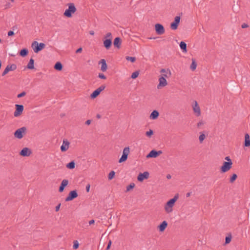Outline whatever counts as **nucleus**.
<instances>
[{"instance_id": "obj_40", "label": "nucleus", "mask_w": 250, "mask_h": 250, "mask_svg": "<svg viewBox=\"0 0 250 250\" xmlns=\"http://www.w3.org/2000/svg\"><path fill=\"white\" fill-rule=\"evenodd\" d=\"M161 73H168L169 76H171V72L169 69H167L166 70L165 69H162L160 71Z\"/></svg>"}, {"instance_id": "obj_25", "label": "nucleus", "mask_w": 250, "mask_h": 250, "mask_svg": "<svg viewBox=\"0 0 250 250\" xmlns=\"http://www.w3.org/2000/svg\"><path fill=\"white\" fill-rule=\"evenodd\" d=\"M62 65L60 62H57L54 66V69L58 71H61L62 69Z\"/></svg>"}, {"instance_id": "obj_46", "label": "nucleus", "mask_w": 250, "mask_h": 250, "mask_svg": "<svg viewBox=\"0 0 250 250\" xmlns=\"http://www.w3.org/2000/svg\"><path fill=\"white\" fill-rule=\"evenodd\" d=\"M111 244H112V241H111V240H110L108 242V243L106 248L105 249L106 250H109L110 249V248L111 247Z\"/></svg>"}, {"instance_id": "obj_48", "label": "nucleus", "mask_w": 250, "mask_h": 250, "mask_svg": "<svg viewBox=\"0 0 250 250\" xmlns=\"http://www.w3.org/2000/svg\"><path fill=\"white\" fill-rule=\"evenodd\" d=\"M249 27V25L247 23H243L242 25H241V27L242 28H247V27Z\"/></svg>"}, {"instance_id": "obj_7", "label": "nucleus", "mask_w": 250, "mask_h": 250, "mask_svg": "<svg viewBox=\"0 0 250 250\" xmlns=\"http://www.w3.org/2000/svg\"><path fill=\"white\" fill-rule=\"evenodd\" d=\"M78 196V194L76 190H72L68 193V196L65 199V201L68 202L72 201L77 198Z\"/></svg>"}, {"instance_id": "obj_10", "label": "nucleus", "mask_w": 250, "mask_h": 250, "mask_svg": "<svg viewBox=\"0 0 250 250\" xmlns=\"http://www.w3.org/2000/svg\"><path fill=\"white\" fill-rule=\"evenodd\" d=\"M167 84L166 78L163 76H161L159 78V84L157 85V88L160 89Z\"/></svg>"}, {"instance_id": "obj_44", "label": "nucleus", "mask_w": 250, "mask_h": 250, "mask_svg": "<svg viewBox=\"0 0 250 250\" xmlns=\"http://www.w3.org/2000/svg\"><path fill=\"white\" fill-rule=\"evenodd\" d=\"M105 39H111L112 40V37L111 32H108L107 34L105 36Z\"/></svg>"}, {"instance_id": "obj_18", "label": "nucleus", "mask_w": 250, "mask_h": 250, "mask_svg": "<svg viewBox=\"0 0 250 250\" xmlns=\"http://www.w3.org/2000/svg\"><path fill=\"white\" fill-rule=\"evenodd\" d=\"M167 226V223L166 221H163L158 226V229L160 232H163Z\"/></svg>"}, {"instance_id": "obj_27", "label": "nucleus", "mask_w": 250, "mask_h": 250, "mask_svg": "<svg viewBox=\"0 0 250 250\" xmlns=\"http://www.w3.org/2000/svg\"><path fill=\"white\" fill-rule=\"evenodd\" d=\"M34 60L33 59L31 58L29 62L27 65V68L29 69H33L34 68Z\"/></svg>"}, {"instance_id": "obj_63", "label": "nucleus", "mask_w": 250, "mask_h": 250, "mask_svg": "<svg viewBox=\"0 0 250 250\" xmlns=\"http://www.w3.org/2000/svg\"><path fill=\"white\" fill-rule=\"evenodd\" d=\"M96 117L98 118V119H100L101 118V115H99V114H97V116H96Z\"/></svg>"}, {"instance_id": "obj_3", "label": "nucleus", "mask_w": 250, "mask_h": 250, "mask_svg": "<svg viewBox=\"0 0 250 250\" xmlns=\"http://www.w3.org/2000/svg\"><path fill=\"white\" fill-rule=\"evenodd\" d=\"M34 52L37 53L45 48V44L43 43H38L37 41H34L31 45Z\"/></svg>"}, {"instance_id": "obj_53", "label": "nucleus", "mask_w": 250, "mask_h": 250, "mask_svg": "<svg viewBox=\"0 0 250 250\" xmlns=\"http://www.w3.org/2000/svg\"><path fill=\"white\" fill-rule=\"evenodd\" d=\"M90 187V184H87L86 186V190L87 192L89 191Z\"/></svg>"}, {"instance_id": "obj_43", "label": "nucleus", "mask_w": 250, "mask_h": 250, "mask_svg": "<svg viewBox=\"0 0 250 250\" xmlns=\"http://www.w3.org/2000/svg\"><path fill=\"white\" fill-rule=\"evenodd\" d=\"M98 77L101 79L105 80L106 79V76L103 73H99Z\"/></svg>"}, {"instance_id": "obj_26", "label": "nucleus", "mask_w": 250, "mask_h": 250, "mask_svg": "<svg viewBox=\"0 0 250 250\" xmlns=\"http://www.w3.org/2000/svg\"><path fill=\"white\" fill-rule=\"evenodd\" d=\"M180 47L181 49H182L183 52L184 53H187V44L184 42H181L180 43Z\"/></svg>"}, {"instance_id": "obj_34", "label": "nucleus", "mask_w": 250, "mask_h": 250, "mask_svg": "<svg viewBox=\"0 0 250 250\" xmlns=\"http://www.w3.org/2000/svg\"><path fill=\"white\" fill-rule=\"evenodd\" d=\"M135 187V184L133 183H130L127 187L126 191H129L131 189H133Z\"/></svg>"}, {"instance_id": "obj_6", "label": "nucleus", "mask_w": 250, "mask_h": 250, "mask_svg": "<svg viewBox=\"0 0 250 250\" xmlns=\"http://www.w3.org/2000/svg\"><path fill=\"white\" fill-rule=\"evenodd\" d=\"M232 165V162H224L220 168L221 172L225 173L229 171L231 168Z\"/></svg>"}, {"instance_id": "obj_42", "label": "nucleus", "mask_w": 250, "mask_h": 250, "mask_svg": "<svg viewBox=\"0 0 250 250\" xmlns=\"http://www.w3.org/2000/svg\"><path fill=\"white\" fill-rule=\"evenodd\" d=\"M231 236L230 235L229 236H227L225 238V243L226 244L229 243L231 241Z\"/></svg>"}, {"instance_id": "obj_19", "label": "nucleus", "mask_w": 250, "mask_h": 250, "mask_svg": "<svg viewBox=\"0 0 250 250\" xmlns=\"http://www.w3.org/2000/svg\"><path fill=\"white\" fill-rule=\"evenodd\" d=\"M112 45V40L111 39H105L104 41V45L106 49H109Z\"/></svg>"}, {"instance_id": "obj_62", "label": "nucleus", "mask_w": 250, "mask_h": 250, "mask_svg": "<svg viewBox=\"0 0 250 250\" xmlns=\"http://www.w3.org/2000/svg\"><path fill=\"white\" fill-rule=\"evenodd\" d=\"M158 35H162L164 32H156Z\"/></svg>"}, {"instance_id": "obj_38", "label": "nucleus", "mask_w": 250, "mask_h": 250, "mask_svg": "<svg viewBox=\"0 0 250 250\" xmlns=\"http://www.w3.org/2000/svg\"><path fill=\"white\" fill-rule=\"evenodd\" d=\"M205 137H206V136L204 133H201V134L199 136V141H200V143H202L203 142V141L205 139Z\"/></svg>"}, {"instance_id": "obj_12", "label": "nucleus", "mask_w": 250, "mask_h": 250, "mask_svg": "<svg viewBox=\"0 0 250 250\" xmlns=\"http://www.w3.org/2000/svg\"><path fill=\"white\" fill-rule=\"evenodd\" d=\"M149 172L147 171H145L143 173H140L138 175L137 180L139 182H142L144 179H147L149 177Z\"/></svg>"}, {"instance_id": "obj_61", "label": "nucleus", "mask_w": 250, "mask_h": 250, "mask_svg": "<svg viewBox=\"0 0 250 250\" xmlns=\"http://www.w3.org/2000/svg\"><path fill=\"white\" fill-rule=\"evenodd\" d=\"M171 178V176L168 174L167 175V178L168 179H170Z\"/></svg>"}, {"instance_id": "obj_60", "label": "nucleus", "mask_w": 250, "mask_h": 250, "mask_svg": "<svg viewBox=\"0 0 250 250\" xmlns=\"http://www.w3.org/2000/svg\"><path fill=\"white\" fill-rule=\"evenodd\" d=\"M191 192H188V193L186 194V197H189V196H190V195H191Z\"/></svg>"}, {"instance_id": "obj_14", "label": "nucleus", "mask_w": 250, "mask_h": 250, "mask_svg": "<svg viewBox=\"0 0 250 250\" xmlns=\"http://www.w3.org/2000/svg\"><path fill=\"white\" fill-rule=\"evenodd\" d=\"M70 143L66 139L63 140L62 144L61 146V150L62 152H65L69 148Z\"/></svg>"}, {"instance_id": "obj_37", "label": "nucleus", "mask_w": 250, "mask_h": 250, "mask_svg": "<svg viewBox=\"0 0 250 250\" xmlns=\"http://www.w3.org/2000/svg\"><path fill=\"white\" fill-rule=\"evenodd\" d=\"M153 133H154L152 129H149V131H146V136L148 137L149 138H150L152 136V135L153 134Z\"/></svg>"}, {"instance_id": "obj_29", "label": "nucleus", "mask_w": 250, "mask_h": 250, "mask_svg": "<svg viewBox=\"0 0 250 250\" xmlns=\"http://www.w3.org/2000/svg\"><path fill=\"white\" fill-rule=\"evenodd\" d=\"M197 67V63L194 59H192V63L190 65V68L192 71H194L196 69Z\"/></svg>"}, {"instance_id": "obj_64", "label": "nucleus", "mask_w": 250, "mask_h": 250, "mask_svg": "<svg viewBox=\"0 0 250 250\" xmlns=\"http://www.w3.org/2000/svg\"><path fill=\"white\" fill-rule=\"evenodd\" d=\"M17 29V26H14V27H13V30H16V29Z\"/></svg>"}, {"instance_id": "obj_36", "label": "nucleus", "mask_w": 250, "mask_h": 250, "mask_svg": "<svg viewBox=\"0 0 250 250\" xmlns=\"http://www.w3.org/2000/svg\"><path fill=\"white\" fill-rule=\"evenodd\" d=\"M115 175V172L114 171H110L108 175V179L109 180L112 179L114 177Z\"/></svg>"}, {"instance_id": "obj_5", "label": "nucleus", "mask_w": 250, "mask_h": 250, "mask_svg": "<svg viewBox=\"0 0 250 250\" xmlns=\"http://www.w3.org/2000/svg\"><path fill=\"white\" fill-rule=\"evenodd\" d=\"M130 152L129 146L125 147L123 151V154L119 160V163H121L126 161L128 158V155Z\"/></svg>"}, {"instance_id": "obj_54", "label": "nucleus", "mask_w": 250, "mask_h": 250, "mask_svg": "<svg viewBox=\"0 0 250 250\" xmlns=\"http://www.w3.org/2000/svg\"><path fill=\"white\" fill-rule=\"evenodd\" d=\"M94 223H95V221H94V220H93V219H92V220H90V221H89V224L90 225H92V224H94Z\"/></svg>"}, {"instance_id": "obj_1", "label": "nucleus", "mask_w": 250, "mask_h": 250, "mask_svg": "<svg viewBox=\"0 0 250 250\" xmlns=\"http://www.w3.org/2000/svg\"><path fill=\"white\" fill-rule=\"evenodd\" d=\"M179 195L178 194H176L174 197L168 201L165 206V210L167 213L172 211V208L174 205L175 202L177 200Z\"/></svg>"}, {"instance_id": "obj_17", "label": "nucleus", "mask_w": 250, "mask_h": 250, "mask_svg": "<svg viewBox=\"0 0 250 250\" xmlns=\"http://www.w3.org/2000/svg\"><path fill=\"white\" fill-rule=\"evenodd\" d=\"M99 64H101V70L103 72H105L106 71L107 69V65L106 63V61L104 59H102L101 61L99 62Z\"/></svg>"}, {"instance_id": "obj_56", "label": "nucleus", "mask_w": 250, "mask_h": 250, "mask_svg": "<svg viewBox=\"0 0 250 250\" xmlns=\"http://www.w3.org/2000/svg\"><path fill=\"white\" fill-rule=\"evenodd\" d=\"M11 6L10 3L8 2L5 5V8H9Z\"/></svg>"}, {"instance_id": "obj_8", "label": "nucleus", "mask_w": 250, "mask_h": 250, "mask_svg": "<svg viewBox=\"0 0 250 250\" xmlns=\"http://www.w3.org/2000/svg\"><path fill=\"white\" fill-rule=\"evenodd\" d=\"M16 110L14 112V115L15 117L20 116L24 109L23 105L21 104H16Z\"/></svg>"}, {"instance_id": "obj_52", "label": "nucleus", "mask_w": 250, "mask_h": 250, "mask_svg": "<svg viewBox=\"0 0 250 250\" xmlns=\"http://www.w3.org/2000/svg\"><path fill=\"white\" fill-rule=\"evenodd\" d=\"M160 38L159 37H149L148 38V39H150V40H156V39H159Z\"/></svg>"}, {"instance_id": "obj_11", "label": "nucleus", "mask_w": 250, "mask_h": 250, "mask_svg": "<svg viewBox=\"0 0 250 250\" xmlns=\"http://www.w3.org/2000/svg\"><path fill=\"white\" fill-rule=\"evenodd\" d=\"M17 68V66L15 64H12L8 65L3 72L2 73V76H3L5 75L9 71H14L16 70Z\"/></svg>"}, {"instance_id": "obj_32", "label": "nucleus", "mask_w": 250, "mask_h": 250, "mask_svg": "<svg viewBox=\"0 0 250 250\" xmlns=\"http://www.w3.org/2000/svg\"><path fill=\"white\" fill-rule=\"evenodd\" d=\"M125 59L128 61H130L131 62H134L136 60L134 57L126 56Z\"/></svg>"}, {"instance_id": "obj_22", "label": "nucleus", "mask_w": 250, "mask_h": 250, "mask_svg": "<svg viewBox=\"0 0 250 250\" xmlns=\"http://www.w3.org/2000/svg\"><path fill=\"white\" fill-rule=\"evenodd\" d=\"M244 146L246 147L250 146V138L249 134L246 133L245 135Z\"/></svg>"}, {"instance_id": "obj_28", "label": "nucleus", "mask_w": 250, "mask_h": 250, "mask_svg": "<svg viewBox=\"0 0 250 250\" xmlns=\"http://www.w3.org/2000/svg\"><path fill=\"white\" fill-rule=\"evenodd\" d=\"M20 55L22 57H24L28 55V50L26 48H23L20 52Z\"/></svg>"}, {"instance_id": "obj_23", "label": "nucleus", "mask_w": 250, "mask_h": 250, "mask_svg": "<svg viewBox=\"0 0 250 250\" xmlns=\"http://www.w3.org/2000/svg\"><path fill=\"white\" fill-rule=\"evenodd\" d=\"M159 115V112L156 110H154L150 114V118L152 120H155L158 118Z\"/></svg>"}, {"instance_id": "obj_21", "label": "nucleus", "mask_w": 250, "mask_h": 250, "mask_svg": "<svg viewBox=\"0 0 250 250\" xmlns=\"http://www.w3.org/2000/svg\"><path fill=\"white\" fill-rule=\"evenodd\" d=\"M158 157L157 151L155 149H153L147 155L146 158H156Z\"/></svg>"}, {"instance_id": "obj_45", "label": "nucleus", "mask_w": 250, "mask_h": 250, "mask_svg": "<svg viewBox=\"0 0 250 250\" xmlns=\"http://www.w3.org/2000/svg\"><path fill=\"white\" fill-rule=\"evenodd\" d=\"M26 95V92L24 91L22 92L21 93L19 94L17 96V97L20 98Z\"/></svg>"}, {"instance_id": "obj_39", "label": "nucleus", "mask_w": 250, "mask_h": 250, "mask_svg": "<svg viewBox=\"0 0 250 250\" xmlns=\"http://www.w3.org/2000/svg\"><path fill=\"white\" fill-rule=\"evenodd\" d=\"M79 244L77 240H75L73 242V248L74 249L76 250L79 248Z\"/></svg>"}, {"instance_id": "obj_55", "label": "nucleus", "mask_w": 250, "mask_h": 250, "mask_svg": "<svg viewBox=\"0 0 250 250\" xmlns=\"http://www.w3.org/2000/svg\"><path fill=\"white\" fill-rule=\"evenodd\" d=\"M15 35V32H8V36H12Z\"/></svg>"}, {"instance_id": "obj_31", "label": "nucleus", "mask_w": 250, "mask_h": 250, "mask_svg": "<svg viewBox=\"0 0 250 250\" xmlns=\"http://www.w3.org/2000/svg\"><path fill=\"white\" fill-rule=\"evenodd\" d=\"M100 94V93L96 89L95 90H94L90 95V97L91 99H95L96 98L99 94Z\"/></svg>"}, {"instance_id": "obj_57", "label": "nucleus", "mask_w": 250, "mask_h": 250, "mask_svg": "<svg viewBox=\"0 0 250 250\" xmlns=\"http://www.w3.org/2000/svg\"><path fill=\"white\" fill-rule=\"evenodd\" d=\"M91 121L90 120H88L85 122V124L87 125H89L91 124Z\"/></svg>"}, {"instance_id": "obj_2", "label": "nucleus", "mask_w": 250, "mask_h": 250, "mask_svg": "<svg viewBox=\"0 0 250 250\" xmlns=\"http://www.w3.org/2000/svg\"><path fill=\"white\" fill-rule=\"evenodd\" d=\"M67 5L68 8L65 10L63 15L67 18H71L72 17V14L76 11L77 9L73 3H69Z\"/></svg>"}, {"instance_id": "obj_24", "label": "nucleus", "mask_w": 250, "mask_h": 250, "mask_svg": "<svg viewBox=\"0 0 250 250\" xmlns=\"http://www.w3.org/2000/svg\"><path fill=\"white\" fill-rule=\"evenodd\" d=\"M155 31H165L163 25L160 23H157L155 25Z\"/></svg>"}, {"instance_id": "obj_9", "label": "nucleus", "mask_w": 250, "mask_h": 250, "mask_svg": "<svg viewBox=\"0 0 250 250\" xmlns=\"http://www.w3.org/2000/svg\"><path fill=\"white\" fill-rule=\"evenodd\" d=\"M180 17L179 16L175 17L174 21L170 24L171 29L173 30H176L180 23Z\"/></svg>"}, {"instance_id": "obj_15", "label": "nucleus", "mask_w": 250, "mask_h": 250, "mask_svg": "<svg viewBox=\"0 0 250 250\" xmlns=\"http://www.w3.org/2000/svg\"><path fill=\"white\" fill-rule=\"evenodd\" d=\"M193 110L197 117L201 115L200 108L196 101H194V105L193 106Z\"/></svg>"}, {"instance_id": "obj_16", "label": "nucleus", "mask_w": 250, "mask_h": 250, "mask_svg": "<svg viewBox=\"0 0 250 250\" xmlns=\"http://www.w3.org/2000/svg\"><path fill=\"white\" fill-rule=\"evenodd\" d=\"M68 184V180L66 179H63L61 184V185L59 187V191L60 192H62L64 191L65 188Z\"/></svg>"}, {"instance_id": "obj_13", "label": "nucleus", "mask_w": 250, "mask_h": 250, "mask_svg": "<svg viewBox=\"0 0 250 250\" xmlns=\"http://www.w3.org/2000/svg\"><path fill=\"white\" fill-rule=\"evenodd\" d=\"M32 153L31 150L28 147H24L20 152V155L23 157L29 156Z\"/></svg>"}, {"instance_id": "obj_51", "label": "nucleus", "mask_w": 250, "mask_h": 250, "mask_svg": "<svg viewBox=\"0 0 250 250\" xmlns=\"http://www.w3.org/2000/svg\"><path fill=\"white\" fill-rule=\"evenodd\" d=\"M225 160L227 161V162H232L231 160L230 159L229 156L226 157Z\"/></svg>"}, {"instance_id": "obj_58", "label": "nucleus", "mask_w": 250, "mask_h": 250, "mask_svg": "<svg viewBox=\"0 0 250 250\" xmlns=\"http://www.w3.org/2000/svg\"><path fill=\"white\" fill-rule=\"evenodd\" d=\"M162 153H163V152L162 150L157 151V153L158 156H159L160 155L162 154Z\"/></svg>"}, {"instance_id": "obj_47", "label": "nucleus", "mask_w": 250, "mask_h": 250, "mask_svg": "<svg viewBox=\"0 0 250 250\" xmlns=\"http://www.w3.org/2000/svg\"><path fill=\"white\" fill-rule=\"evenodd\" d=\"M61 203L59 204L55 208V211L56 212L58 211L60 209V207H61Z\"/></svg>"}, {"instance_id": "obj_30", "label": "nucleus", "mask_w": 250, "mask_h": 250, "mask_svg": "<svg viewBox=\"0 0 250 250\" xmlns=\"http://www.w3.org/2000/svg\"><path fill=\"white\" fill-rule=\"evenodd\" d=\"M66 166L67 168L70 169H74L75 167V162L74 161H72L70 163H68Z\"/></svg>"}, {"instance_id": "obj_41", "label": "nucleus", "mask_w": 250, "mask_h": 250, "mask_svg": "<svg viewBox=\"0 0 250 250\" xmlns=\"http://www.w3.org/2000/svg\"><path fill=\"white\" fill-rule=\"evenodd\" d=\"M105 88V86L104 85H102L97 89H96L100 93H101L103 90H104Z\"/></svg>"}, {"instance_id": "obj_33", "label": "nucleus", "mask_w": 250, "mask_h": 250, "mask_svg": "<svg viewBox=\"0 0 250 250\" xmlns=\"http://www.w3.org/2000/svg\"><path fill=\"white\" fill-rule=\"evenodd\" d=\"M139 74V72L138 71H136L132 73L131 78L133 79H135L137 78Z\"/></svg>"}, {"instance_id": "obj_49", "label": "nucleus", "mask_w": 250, "mask_h": 250, "mask_svg": "<svg viewBox=\"0 0 250 250\" xmlns=\"http://www.w3.org/2000/svg\"><path fill=\"white\" fill-rule=\"evenodd\" d=\"M204 122L203 121H200V122H199L197 124V127H199L201 125H204Z\"/></svg>"}, {"instance_id": "obj_50", "label": "nucleus", "mask_w": 250, "mask_h": 250, "mask_svg": "<svg viewBox=\"0 0 250 250\" xmlns=\"http://www.w3.org/2000/svg\"><path fill=\"white\" fill-rule=\"evenodd\" d=\"M82 47H80L78 49L76 50V53H81L82 51Z\"/></svg>"}, {"instance_id": "obj_35", "label": "nucleus", "mask_w": 250, "mask_h": 250, "mask_svg": "<svg viewBox=\"0 0 250 250\" xmlns=\"http://www.w3.org/2000/svg\"><path fill=\"white\" fill-rule=\"evenodd\" d=\"M237 178V175L235 173L233 174L231 177L230 178L229 182L231 183H233Z\"/></svg>"}, {"instance_id": "obj_20", "label": "nucleus", "mask_w": 250, "mask_h": 250, "mask_svg": "<svg viewBox=\"0 0 250 250\" xmlns=\"http://www.w3.org/2000/svg\"><path fill=\"white\" fill-rule=\"evenodd\" d=\"M113 44L115 47L119 48L121 44V39L119 37H116L113 42Z\"/></svg>"}, {"instance_id": "obj_59", "label": "nucleus", "mask_w": 250, "mask_h": 250, "mask_svg": "<svg viewBox=\"0 0 250 250\" xmlns=\"http://www.w3.org/2000/svg\"><path fill=\"white\" fill-rule=\"evenodd\" d=\"M167 74L168 73L164 74H162L161 76H163L165 78H168L169 77V76L167 75Z\"/></svg>"}, {"instance_id": "obj_4", "label": "nucleus", "mask_w": 250, "mask_h": 250, "mask_svg": "<svg viewBox=\"0 0 250 250\" xmlns=\"http://www.w3.org/2000/svg\"><path fill=\"white\" fill-rule=\"evenodd\" d=\"M26 130V127L24 126L18 129L14 132V136L18 139H21L25 134Z\"/></svg>"}]
</instances>
